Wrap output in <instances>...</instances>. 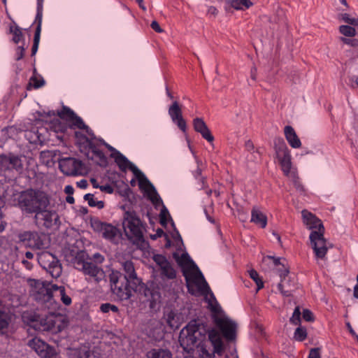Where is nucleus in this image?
Here are the masks:
<instances>
[{
  "mask_svg": "<svg viewBox=\"0 0 358 358\" xmlns=\"http://www.w3.org/2000/svg\"><path fill=\"white\" fill-rule=\"evenodd\" d=\"M281 165L282 170L285 175L288 176L292 166L290 155L278 158Z\"/></svg>",
  "mask_w": 358,
  "mask_h": 358,
  "instance_id": "c756f323",
  "label": "nucleus"
},
{
  "mask_svg": "<svg viewBox=\"0 0 358 358\" xmlns=\"http://www.w3.org/2000/svg\"><path fill=\"white\" fill-rule=\"evenodd\" d=\"M37 259L40 266L52 278H59L62 272V264L57 257L52 253L43 251L37 254Z\"/></svg>",
  "mask_w": 358,
  "mask_h": 358,
  "instance_id": "9d476101",
  "label": "nucleus"
},
{
  "mask_svg": "<svg viewBox=\"0 0 358 358\" xmlns=\"http://www.w3.org/2000/svg\"><path fill=\"white\" fill-rule=\"evenodd\" d=\"M147 358H172L171 352L167 349L154 348L146 354Z\"/></svg>",
  "mask_w": 358,
  "mask_h": 358,
  "instance_id": "a878e982",
  "label": "nucleus"
},
{
  "mask_svg": "<svg viewBox=\"0 0 358 358\" xmlns=\"http://www.w3.org/2000/svg\"><path fill=\"white\" fill-rule=\"evenodd\" d=\"M10 322L9 313L0 309V330L7 329Z\"/></svg>",
  "mask_w": 358,
  "mask_h": 358,
  "instance_id": "72a5a7b5",
  "label": "nucleus"
},
{
  "mask_svg": "<svg viewBox=\"0 0 358 358\" xmlns=\"http://www.w3.org/2000/svg\"><path fill=\"white\" fill-rule=\"evenodd\" d=\"M301 214L304 224L312 230L309 238L314 253L317 258L324 259L328 250L324 226L320 220L308 210H302Z\"/></svg>",
  "mask_w": 358,
  "mask_h": 358,
  "instance_id": "39448f33",
  "label": "nucleus"
},
{
  "mask_svg": "<svg viewBox=\"0 0 358 358\" xmlns=\"http://www.w3.org/2000/svg\"><path fill=\"white\" fill-rule=\"evenodd\" d=\"M10 32L13 34L12 41L15 43H18L23 38L22 29L17 24L10 27Z\"/></svg>",
  "mask_w": 358,
  "mask_h": 358,
  "instance_id": "2f4dec72",
  "label": "nucleus"
},
{
  "mask_svg": "<svg viewBox=\"0 0 358 358\" xmlns=\"http://www.w3.org/2000/svg\"><path fill=\"white\" fill-rule=\"evenodd\" d=\"M45 85V80L43 78H38L36 76H32L30 78L29 85H32L35 89L43 87Z\"/></svg>",
  "mask_w": 358,
  "mask_h": 358,
  "instance_id": "09e8293b",
  "label": "nucleus"
},
{
  "mask_svg": "<svg viewBox=\"0 0 358 358\" xmlns=\"http://www.w3.org/2000/svg\"><path fill=\"white\" fill-rule=\"evenodd\" d=\"M100 310L102 313H109L110 311L113 313L118 312L117 306L110 303H102L100 306Z\"/></svg>",
  "mask_w": 358,
  "mask_h": 358,
  "instance_id": "49530a36",
  "label": "nucleus"
},
{
  "mask_svg": "<svg viewBox=\"0 0 358 358\" xmlns=\"http://www.w3.org/2000/svg\"><path fill=\"white\" fill-rule=\"evenodd\" d=\"M249 274L250 277L255 282L257 286V291L263 288L264 282L259 278L258 273L255 270L252 269L249 271Z\"/></svg>",
  "mask_w": 358,
  "mask_h": 358,
  "instance_id": "37998d69",
  "label": "nucleus"
},
{
  "mask_svg": "<svg viewBox=\"0 0 358 358\" xmlns=\"http://www.w3.org/2000/svg\"><path fill=\"white\" fill-rule=\"evenodd\" d=\"M24 48L23 46H18L16 50V59L20 60L23 58Z\"/></svg>",
  "mask_w": 358,
  "mask_h": 358,
  "instance_id": "6e6d98bb",
  "label": "nucleus"
},
{
  "mask_svg": "<svg viewBox=\"0 0 358 358\" xmlns=\"http://www.w3.org/2000/svg\"><path fill=\"white\" fill-rule=\"evenodd\" d=\"M307 337V331L305 327H299L295 329L294 338L298 341H303Z\"/></svg>",
  "mask_w": 358,
  "mask_h": 358,
  "instance_id": "a19ab883",
  "label": "nucleus"
},
{
  "mask_svg": "<svg viewBox=\"0 0 358 358\" xmlns=\"http://www.w3.org/2000/svg\"><path fill=\"white\" fill-rule=\"evenodd\" d=\"M245 146L246 150L248 151L252 150L254 149V145L252 142L250 140L245 142Z\"/></svg>",
  "mask_w": 358,
  "mask_h": 358,
  "instance_id": "774afa93",
  "label": "nucleus"
},
{
  "mask_svg": "<svg viewBox=\"0 0 358 358\" xmlns=\"http://www.w3.org/2000/svg\"><path fill=\"white\" fill-rule=\"evenodd\" d=\"M81 164L80 161L73 157H64L59 160V169L67 176L75 175Z\"/></svg>",
  "mask_w": 358,
  "mask_h": 358,
  "instance_id": "6ab92c4d",
  "label": "nucleus"
},
{
  "mask_svg": "<svg viewBox=\"0 0 358 358\" xmlns=\"http://www.w3.org/2000/svg\"><path fill=\"white\" fill-rule=\"evenodd\" d=\"M214 322L227 340L235 339L236 324L234 321L226 317H215Z\"/></svg>",
  "mask_w": 358,
  "mask_h": 358,
  "instance_id": "dca6fc26",
  "label": "nucleus"
},
{
  "mask_svg": "<svg viewBox=\"0 0 358 358\" xmlns=\"http://www.w3.org/2000/svg\"><path fill=\"white\" fill-rule=\"evenodd\" d=\"M166 320L168 325L173 329H176L179 328V322L178 319L176 318V314L171 311L168 313L166 315Z\"/></svg>",
  "mask_w": 358,
  "mask_h": 358,
  "instance_id": "e433bc0d",
  "label": "nucleus"
},
{
  "mask_svg": "<svg viewBox=\"0 0 358 358\" xmlns=\"http://www.w3.org/2000/svg\"><path fill=\"white\" fill-rule=\"evenodd\" d=\"M227 3L236 10L247 9L252 5L250 0H227Z\"/></svg>",
  "mask_w": 358,
  "mask_h": 358,
  "instance_id": "c85d7f7f",
  "label": "nucleus"
},
{
  "mask_svg": "<svg viewBox=\"0 0 358 358\" xmlns=\"http://www.w3.org/2000/svg\"><path fill=\"white\" fill-rule=\"evenodd\" d=\"M1 165L8 170H15L20 173L23 170V164L21 159L15 155L2 156Z\"/></svg>",
  "mask_w": 358,
  "mask_h": 358,
  "instance_id": "aec40b11",
  "label": "nucleus"
},
{
  "mask_svg": "<svg viewBox=\"0 0 358 358\" xmlns=\"http://www.w3.org/2000/svg\"><path fill=\"white\" fill-rule=\"evenodd\" d=\"M251 222L265 228L267 224L266 216L257 207H253L251 211Z\"/></svg>",
  "mask_w": 358,
  "mask_h": 358,
  "instance_id": "393cba45",
  "label": "nucleus"
},
{
  "mask_svg": "<svg viewBox=\"0 0 358 358\" xmlns=\"http://www.w3.org/2000/svg\"><path fill=\"white\" fill-rule=\"evenodd\" d=\"M91 226L95 231L101 233L104 238L113 243H118L122 236L121 231L117 227L98 219L92 220Z\"/></svg>",
  "mask_w": 358,
  "mask_h": 358,
  "instance_id": "9b49d317",
  "label": "nucleus"
},
{
  "mask_svg": "<svg viewBox=\"0 0 358 358\" xmlns=\"http://www.w3.org/2000/svg\"><path fill=\"white\" fill-rule=\"evenodd\" d=\"M341 40L346 44H349L352 46H357L358 45V41L356 39H350L345 38H341Z\"/></svg>",
  "mask_w": 358,
  "mask_h": 358,
  "instance_id": "bf43d9fd",
  "label": "nucleus"
},
{
  "mask_svg": "<svg viewBox=\"0 0 358 358\" xmlns=\"http://www.w3.org/2000/svg\"><path fill=\"white\" fill-rule=\"evenodd\" d=\"M43 1L44 0H37L36 15L35 18V22L37 23V24H42Z\"/></svg>",
  "mask_w": 358,
  "mask_h": 358,
  "instance_id": "79ce46f5",
  "label": "nucleus"
},
{
  "mask_svg": "<svg viewBox=\"0 0 358 358\" xmlns=\"http://www.w3.org/2000/svg\"><path fill=\"white\" fill-rule=\"evenodd\" d=\"M276 269L280 277V282L278 284V291L284 296H290L292 294V290L291 289H285V283H288L287 280V277L289 273V270L284 264L276 266Z\"/></svg>",
  "mask_w": 358,
  "mask_h": 358,
  "instance_id": "412c9836",
  "label": "nucleus"
},
{
  "mask_svg": "<svg viewBox=\"0 0 358 358\" xmlns=\"http://www.w3.org/2000/svg\"><path fill=\"white\" fill-rule=\"evenodd\" d=\"M284 133L287 142L292 148H299L301 147V141L292 127L289 125L285 126Z\"/></svg>",
  "mask_w": 358,
  "mask_h": 358,
  "instance_id": "b1692460",
  "label": "nucleus"
},
{
  "mask_svg": "<svg viewBox=\"0 0 358 358\" xmlns=\"http://www.w3.org/2000/svg\"><path fill=\"white\" fill-rule=\"evenodd\" d=\"M207 331L203 326L200 325L196 320L189 322L180 331L179 343L184 351L189 353L195 346L200 345L206 338ZM208 341L210 347L203 344L201 347L202 358H214L215 354L221 355L224 351L223 343L220 332L214 329L208 331Z\"/></svg>",
  "mask_w": 358,
  "mask_h": 358,
  "instance_id": "f257e3e1",
  "label": "nucleus"
},
{
  "mask_svg": "<svg viewBox=\"0 0 358 358\" xmlns=\"http://www.w3.org/2000/svg\"><path fill=\"white\" fill-rule=\"evenodd\" d=\"M200 162H201L199 159H196L197 168L192 172V173L195 179L198 180L201 184V188L205 189L206 187V178L201 176L202 170L199 166Z\"/></svg>",
  "mask_w": 358,
  "mask_h": 358,
  "instance_id": "c9c22d12",
  "label": "nucleus"
},
{
  "mask_svg": "<svg viewBox=\"0 0 358 358\" xmlns=\"http://www.w3.org/2000/svg\"><path fill=\"white\" fill-rule=\"evenodd\" d=\"M268 257L273 260V263L275 266H280L283 264L280 262V258H275V257H271V256H268Z\"/></svg>",
  "mask_w": 358,
  "mask_h": 358,
  "instance_id": "0e129e2a",
  "label": "nucleus"
},
{
  "mask_svg": "<svg viewBox=\"0 0 358 358\" xmlns=\"http://www.w3.org/2000/svg\"><path fill=\"white\" fill-rule=\"evenodd\" d=\"M122 267L124 271L123 275L126 276L127 278L133 281V286L136 287V285L144 284L141 280L137 277L135 272L134 264L131 261H125L122 263Z\"/></svg>",
  "mask_w": 358,
  "mask_h": 358,
  "instance_id": "5701e85b",
  "label": "nucleus"
},
{
  "mask_svg": "<svg viewBox=\"0 0 358 358\" xmlns=\"http://www.w3.org/2000/svg\"><path fill=\"white\" fill-rule=\"evenodd\" d=\"M110 282L112 292L120 300H127L131 296L132 292H137L150 302L151 308H154L155 304L160 301L161 295L157 289L148 287L145 284L136 285L134 287L133 281L119 271H113L110 274Z\"/></svg>",
  "mask_w": 358,
  "mask_h": 358,
  "instance_id": "f03ea898",
  "label": "nucleus"
},
{
  "mask_svg": "<svg viewBox=\"0 0 358 358\" xmlns=\"http://www.w3.org/2000/svg\"><path fill=\"white\" fill-rule=\"evenodd\" d=\"M48 208L46 207L40 210L34 217L36 224L41 225L46 229H50L53 225L57 224L59 220V216L56 211L50 210Z\"/></svg>",
  "mask_w": 358,
  "mask_h": 358,
  "instance_id": "4468645a",
  "label": "nucleus"
},
{
  "mask_svg": "<svg viewBox=\"0 0 358 358\" xmlns=\"http://www.w3.org/2000/svg\"><path fill=\"white\" fill-rule=\"evenodd\" d=\"M29 346L41 358H57L58 353L55 347L50 345L38 338L29 341Z\"/></svg>",
  "mask_w": 358,
  "mask_h": 358,
  "instance_id": "ddd939ff",
  "label": "nucleus"
},
{
  "mask_svg": "<svg viewBox=\"0 0 358 358\" xmlns=\"http://www.w3.org/2000/svg\"><path fill=\"white\" fill-rule=\"evenodd\" d=\"M52 127L54 128L55 131L57 133H64L67 129V127L65 124L61 123L59 120H57L52 123Z\"/></svg>",
  "mask_w": 358,
  "mask_h": 358,
  "instance_id": "8fccbe9b",
  "label": "nucleus"
},
{
  "mask_svg": "<svg viewBox=\"0 0 358 358\" xmlns=\"http://www.w3.org/2000/svg\"><path fill=\"white\" fill-rule=\"evenodd\" d=\"M74 354L78 358H90L91 352L89 350H76Z\"/></svg>",
  "mask_w": 358,
  "mask_h": 358,
  "instance_id": "3c124183",
  "label": "nucleus"
},
{
  "mask_svg": "<svg viewBox=\"0 0 358 358\" xmlns=\"http://www.w3.org/2000/svg\"><path fill=\"white\" fill-rule=\"evenodd\" d=\"M54 285L52 282L39 280H32L30 294L35 301L50 309L56 306L54 299Z\"/></svg>",
  "mask_w": 358,
  "mask_h": 358,
  "instance_id": "0eeeda50",
  "label": "nucleus"
},
{
  "mask_svg": "<svg viewBox=\"0 0 358 358\" xmlns=\"http://www.w3.org/2000/svg\"><path fill=\"white\" fill-rule=\"evenodd\" d=\"M169 215L168 210L164 207V209L161 210L160 213V219H161V223L163 224L166 222V215Z\"/></svg>",
  "mask_w": 358,
  "mask_h": 358,
  "instance_id": "052dcab7",
  "label": "nucleus"
},
{
  "mask_svg": "<svg viewBox=\"0 0 358 358\" xmlns=\"http://www.w3.org/2000/svg\"><path fill=\"white\" fill-rule=\"evenodd\" d=\"M89 148L94 155L97 157L101 163H106V157L101 150L96 148V146L93 143V142L91 143V145H89L87 146Z\"/></svg>",
  "mask_w": 358,
  "mask_h": 358,
  "instance_id": "58836bf2",
  "label": "nucleus"
},
{
  "mask_svg": "<svg viewBox=\"0 0 358 358\" xmlns=\"http://www.w3.org/2000/svg\"><path fill=\"white\" fill-rule=\"evenodd\" d=\"M75 136L78 141V142L80 143L83 144L85 147H87L92 143V141L88 137H87L85 134H82L80 131H76Z\"/></svg>",
  "mask_w": 358,
  "mask_h": 358,
  "instance_id": "c03bdc74",
  "label": "nucleus"
},
{
  "mask_svg": "<svg viewBox=\"0 0 358 358\" xmlns=\"http://www.w3.org/2000/svg\"><path fill=\"white\" fill-rule=\"evenodd\" d=\"M70 122L71 123V127H74L80 129H83V127L86 125L82 118L78 116L76 114L73 116Z\"/></svg>",
  "mask_w": 358,
  "mask_h": 358,
  "instance_id": "de8ad7c7",
  "label": "nucleus"
},
{
  "mask_svg": "<svg viewBox=\"0 0 358 358\" xmlns=\"http://www.w3.org/2000/svg\"><path fill=\"white\" fill-rule=\"evenodd\" d=\"M150 27L157 33H162L163 31V29L160 27L159 23L155 20L152 22Z\"/></svg>",
  "mask_w": 358,
  "mask_h": 358,
  "instance_id": "4d7b16f0",
  "label": "nucleus"
},
{
  "mask_svg": "<svg viewBox=\"0 0 358 358\" xmlns=\"http://www.w3.org/2000/svg\"><path fill=\"white\" fill-rule=\"evenodd\" d=\"M74 189L71 185H66L64 187V192L68 195H72L73 194Z\"/></svg>",
  "mask_w": 358,
  "mask_h": 358,
  "instance_id": "69168bd1",
  "label": "nucleus"
},
{
  "mask_svg": "<svg viewBox=\"0 0 358 358\" xmlns=\"http://www.w3.org/2000/svg\"><path fill=\"white\" fill-rule=\"evenodd\" d=\"M28 325L38 331H48L55 327V322L52 317L31 315L27 317Z\"/></svg>",
  "mask_w": 358,
  "mask_h": 358,
  "instance_id": "2eb2a0df",
  "label": "nucleus"
},
{
  "mask_svg": "<svg viewBox=\"0 0 358 358\" xmlns=\"http://www.w3.org/2000/svg\"><path fill=\"white\" fill-rule=\"evenodd\" d=\"M111 157L114 158L115 163L122 171H126L129 169L134 175L139 180L140 182L144 180L147 188L145 192L149 199L155 205L162 203V200L158 194L153 185L145 178L143 173L138 169V167L131 163L124 155L120 152H117L116 155H111Z\"/></svg>",
  "mask_w": 358,
  "mask_h": 358,
  "instance_id": "423d86ee",
  "label": "nucleus"
},
{
  "mask_svg": "<svg viewBox=\"0 0 358 358\" xmlns=\"http://www.w3.org/2000/svg\"><path fill=\"white\" fill-rule=\"evenodd\" d=\"M153 259L159 266L162 278H166L169 280H173L176 278V270L164 256L156 255L154 256Z\"/></svg>",
  "mask_w": 358,
  "mask_h": 358,
  "instance_id": "f3484780",
  "label": "nucleus"
},
{
  "mask_svg": "<svg viewBox=\"0 0 358 358\" xmlns=\"http://www.w3.org/2000/svg\"><path fill=\"white\" fill-rule=\"evenodd\" d=\"M99 188L102 191L108 194H112L114 191L113 187L110 185H100Z\"/></svg>",
  "mask_w": 358,
  "mask_h": 358,
  "instance_id": "5fc2aeb1",
  "label": "nucleus"
},
{
  "mask_svg": "<svg viewBox=\"0 0 358 358\" xmlns=\"http://www.w3.org/2000/svg\"><path fill=\"white\" fill-rule=\"evenodd\" d=\"M73 266L96 282H99L104 278V272L101 268L91 262L85 261L81 257L75 258Z\"/></svg>",
  "mask_w": 358,
  "mask_h": 358,
  "instance_id": "f8f14e48",
  "label": "nucleus"
},
{
  "mask_svg": "<svg viewBox=\"0 0 358 358\" xmlns=\"http://www.w3.org/2000/svg\"><path fill=\"white\" fill-rule=\"evenodd\" d=\"M23 215H36L40 210L50 205V196L45 192L34 188L21 191L15 199Z\"/></svg>",
  "mask_w": 358,
  "mask_h": 358,
  "instance_id": "20e7f679",
  "label": "nucleus"
},
{
  "mask_svg": "<svg viewBox=\"0 0 358 358\" xmlns=\"http://www.w3.org/2000/svg\"><path fill=\"white\" fill-rule=\"evenodd\" d=\"M76 113L70 108L64 106L60 111L57 112V115L63 120L70 122Z\"/></svg>",
  "mask_w": 358,
  "mask_h": 358,
  "instance_id": "473e14b6",
  "label": "nucleus"
},
{
  "mask_svg": "<svg viewBox=\"0 0 358 358\" xmlns=\"http://www.w3.org/2000/svg\"><path fill=\"white\" fill-rule=\"evenodd\" d=\"M19 241L33 250L46 249L50 245L47 236L37 231H26L18 235Z\"/></svg>",
  "mask_w": 358,
  "mask_h": 358,
  "instance_id": "1a4fd4ad",
  "label": "nucleus"
},
{
  "mask_svg": "<svg viewBox=\"0 0 358 358\" xmlns=\"http://www.w3.org/2000/svg\"><path fill=\"white\" fill-rule=\"evenodd\" d=\"M83 129L85 130L87 134L91 138V141L92 139L95 138V135L93 131L87 125H85V127H84Z\"/></svg>",
  "mask_w": 358,
  "mask_h": 358,
  "instance_id": "680f3d73",
  "label": "nucleus"
},
{
  "mask_svg": "<svg viewBox=\"0 0 358 358\" xmlns=\"http://www.w3.org/2000/svg\"><path fill=\"white\" fill-rule=\"evenodd\" d=\"M303 318L306 322H313L314 320L313 313L308 309H304L303 311Z\"/></svg>",
  "mask_w": 358,
  "mask_h": 358,
  "instance_id": "603ef678",
  "label": "nucleus"
},
{
  "mask_svg": "<svg viewBox=\"0 0 358 358\" xmlns=\"http://www.w3.org/2000/svg\"><path fill=\"white\" fill-rule=\"evenodd\" d=\"M122 227L125 235L134 244L144 243L143 224L134 211L124 212Z\"/></svg>",
  "mask_w": 358,
  "mask_h": 358,
  "instance_id": "6e6552de",
  "label": "nucleus"
},
{
  "mask_svg": "<svg viewBox=\"0 0 358 358\" xmlns=\"http://www.w3.org/2000/svg\"><path fill=\"white\" fill-rule=\"evenodd\" d=\"M275 149L277 157H283L285 155H290L289 150L285 144V141L282 138H279L275 142Z\"/></svg>",
  "mask_w": 358,
  "mask_h": 358,
  "instance_id": "cd10ccee",
  "label": "nucleus"
},
{
  "mask_svg": "<svg viewBox=\"0 0 358 358\" xmlns=\"http://www.w3.org/2000/svg\"><path fill=\"white\" fill-rule=\"evenodd\" d=\"M290 322L294 325L300 324L301 323V311L300 308L296 306L294 310V313L290 317Z\"/></svg>",
  "mask_w": 358,
  "mask_h": 358,
  "instance_id": "a18cd8bd",
  "label": "nucleus"
},
{
  "mask_svg": "<svg viewBox=\"0 0 358 358\" xmlns=\"http://www.w3.org/2000/svg\"><path fill=\"white\" fill-rule=\"evenodd\" d=\"M176 262L179 266L184 268L185 266H189L192 268H196V272L189 273L185 268L182 270L183 275L185 278L187 287L188 291L192 294H194V287H197L199 291L203 293L209 292L210 299H208V306L210 310L213 313H218L221 310V308L218 304L213 293L210 291V287L206 281L203 275L199 269L194 262L190 259L188 254H182L179 257L176 253L173 255Z\"/></svg>",
  "mask_w": 358,
  "mask_h": 358,
  "instance_id": "7ed1b4c3",
  "label": "nucleus"
},
{
  "mask_svg": "<svg viewBox=\"0 0 358 358\" xmlns=\"http://www.w3.org/2000/svg\"><path fill=\"white\" fill-rule=\"evenodd\" d=\"M41 31V24H37L34 37V43L31 48V56L35 55L37 52L40 41Z\"/></svg>",
  "mask_w": 358,
  "mask_h": 358,
  "instance_id": "f704fd0d",
  "label": "nucleus"
},
{
  "mask_svg": "<svg viewBox=\"0 0 358 358\" xmlns=\"http://www.w3.org/2000/svg\"><path fill=\"white\" fill-rule=\"evenodd\" d=\"M355 27L348 25H341L339 27L340 32L345 36H354L356 35L357 31Z\"/></svg>",
  "mask_w": 358,
  "mask_h": 358,
  "instance_id": "ea45409f",
  "label": "nucleus"
},
{
  "mask_svg": "<svg viewBox=\"0 0 358 358\" xmlns=\"http://www.w3.org/2000/svg\"><path fill=\"white\" fill-rule=\"evenodd\" d=\"M92 259H93L96 263L101 264L103 262L104 257L101 254L96 252L93 255Z\"/></svg>",
  "mask_w": 358,
  "mask_h": 358,
  "instance_id": "13d9d810",
  "label": "nucleus"
},
{
  "mask_svg": "<svg viewBox=\"0 0 358 358\" xmlns=\"http://www.w3.org/2000/svg\"><path fill=\"white\" fill-rule=\"evenodd\" d=\"M193 126L195 131L198 133H200L204 139L208 142L213 141L214 137L211 134L210 131L208 128L203 119L199 117L194 118L193 120Z\"/></svg>",
  "mask_w": 358,
  "mask_h": 358,
  "instance_id": "4be33fe9",
  "label": "nucleus"
},
{
  "mask_svg": "<svg viewBox=\"0 0 358 358\" xmlns=\"http://www.w3.org/2000/svg\"><path fill=\"white\" fill-rule=\"evenodd\" d=\"M308 358H320V349L312 348L310 350Z\"/></svg>",
  "mask_w": 358,
  "mask_h": 358,
  "instance_id": "864d4df0",
  "label": "nucleus"
},
{
  "mask_svg": "<svg viewBox=\"0 0 358 358\" xmlns=\"http://www.w3.org/2000/svg\"><path fill=\"white\" fill-rule=\"evenodd\" d=\"M103 141V144L108 148V150L113 152V153H112L111 155H116V152H119L115 148H114L113 147H112L111 145H110L109 144L106 143L104 141Z\"/></svg>",
  "mask_w": 358,
  "mask_h": 358,
  "instance_id": "338daca9",
  "label": "nucleus"
},
{
  "mask_svg": "<svg viewBox=\"0 0 358 358\" xmlns=\"http://www.w3.org/2000/svg\"><path fill=\"white\" fill-rule=\"evenodd\" d=\"M168 112L172 122L176 124L181 131L185 132L187 129L186 121L182 117V109L178 102L176 101H173L169 106Z\"/></svg>",
  "mask_w": 358,
  "mask_h": 358,
  "instance_id": "a211bd4d",
  "label": "nucleus"
},
{
  "mask_svg": "<svg viewBox=\"0 0 358 358\" xmlns=\"http://www.w3.org/2000/svg\"><path fill=\"white\" fill-rule=\"evenodd\" d=\"M84 200L87 201L90 207H96L98 209H102L104 207V202L103 201H96L93 194H86L84 196Z\"/></svg>",
  "mask_w": 358,
  "mask_h": 358,
  "instance_id": "7c9ffc66",
  "label": "nucleus"
},
{
  "mask_svg": "<svg viewBox=\"0 0 358 358\" xmlns=\"http://www.w3.org/2000/svg\"><path fill=\"white\" fill-rule=\"evenodd\" d=\"M339 20L345 23L357 28L358 29V17H352L350 14L342 13L339 15Z\"/></svg>",
  "mask_w": 358,
  "mask_h": 358,
  "instance_id": "4c0bfd02",
  "label": "nucleus"
},
{
  "mask_svg": "<svg viewBox=\"0 0 358 358\" xmlns=\"http://www.w3.org/2000/svg\"><path fill=\"white\" fill-rule=\"evenodd\" d=\"M88 185L87 181L85 179H83L77 182V186L81 189L87 188Z\"/></svg>",
  "mask_w": 358,
  "mask_h": 358,
  "instance_id": "e2e57ef3",
  "label": "nucleus"
},
{
  "mask_svg": "<svg viewBox=\"0 0 358 358\" xmlns=\"http://www.w3.org/2000/svg\"><path fill=\"white\" fill-rule=\"evenodd\" d=\"M54 293L55 296L60 298V300L65 306H69L71 304L72 300L70 296L66 293V289L64 286L54 285Z\"/></svg>",
  "mask_w": 358,
  "mask_h": 358,
  "instance_id": "bb28decb",
  "label": "nucleus"
}]
</instances>
